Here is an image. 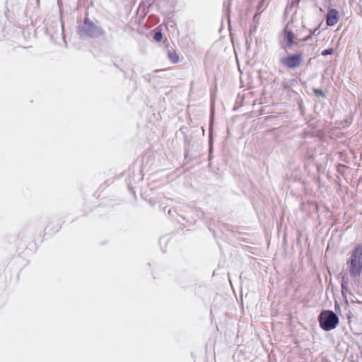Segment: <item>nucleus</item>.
Listing matches in <instances>:
<instances>
[{"label":"nucleus","instance_id":"obj_3","mask_svg":"<svg viewBox=\"0 0 362 362\" xmlns=\"http://www.w3.org/2000/svg\"><path fill=\"white\" fill-rule=\"evenodd\" d=\"M318 322L320 328L324 331H331L339 325V317L332 310H322L318 316Z\"/></svg>","mask_w":362,"mask_h":362},{"label":"nucleus","instance_id":"obj_9","mask_svg":"<svg viewBox=\"0 0 362 362\" xmlns=\"http://www.w3.org/2000/svg\"><path fill=\"white\" fill-rule=\"evenodd\" d=\"M341 285L348 286L349 284V276L346 274H341Z\"/></svg>","mask_w":362,"mask_h":362},{"label":"nucleus","instance_id":"obj_18","mask_svg":"<svg viewBox=\"0 0 362 362\" xmlns=\"http://www.w3.org/2000/svg\"><path fill=\"white\" fill-rule=\"evenodd\" d=\"M312 37V35L311 34H310L309 35L306 36L304 39H303V41L306 42V41H308L309 40H310Z\"/></svg>","mask_w":362,"mask_h":362},{"label":"nucleus","instance_id":"obj_21","mask_svg":"<svg viewBox=\"0 0 362 362\" xmlns=\"http://www.w3.org/2000/svg\"><path fill=\"white\" fill-rule=\"evenodd\" d=\"M129 189L132 194H135V192L134 191L133 187H129Z\"/></svg>","mask_w":362,"mask_h":362},{"label":"nucleus","instance_id":"obj_15","mask_svg":"<svg viewBox=\"0 0 362 362\" xmlns=\"http://www.w3.org/2000/svg\"><path fill=\"white\" fill-rule=\"evenodd\" d=\"M257 28V25L255 24L253 26H252L250 29V35L254 34L256 33Z\"/></svg>","mask_w":362,"mask_h":362},{"label":"nucleus","instance_id":"obj_4","mask_svg":"<svg viewBox=\"0 0 362 362\" xmlns=\"http://www.w3.org/2000/svg\"><path fill=\"white\" fill-rule=\"evenodd\" d=\"M303 54L301 52H296L294 54H288L281 59V63L285 67L294 69L298 68L302 63Z\"/></svg>","mask_w":362,"mask_h":362},{"label":"nucleus","instance_id":"obj_19","mask_svg":"<svg viewBox=\"0 0 362 362\" xmlns=\"http://www.w3.org/2000/svg\"><path fill=\"white\" fill-rule=\"evenodd\" d=\"M317 28H315L313 30H310V34H311V35H315V33L317 32Z\"/></svg>","mask_w":362,"mask_h":362},{"label":"nucleus","instance_id":"obj_1","mask_svg":"<svg viewBox=\"0 0 362 362\" xmlns=\"http://www.w3.org/2000/svg\"><path fill=\"white\" fill-rule=\"evenodd\" d=\"M77 33L81 38H98L105 34L99 22H93L88 17L78 21Z\"/></svg>","mask_w":362,"mask_h":362},{"label":"nucleus","instance_id":"obj_20","mask_svg":"<svg viewBox=\"0 0 362 362\" xmlns=\"http://www.w3.org/2000/svg\"><path fill=\"white\" fill-rule=\"evenodd\" d=\"M62 35H64V23L61 21Z\"/></svg>","mask_w":362,"mask_h":362},{"label":"nucleus","instance_id":"obj_8","mask_svg":"<svg viewBox=\"0 0 362 362\" xmlns=\"http://www.w3.org/2000/svg\"><path fill=\"white\" fill-rule=\"evenodd\" d=\"M153 38L156 41V42H160L163 39V33L160 30H154V34L153 35Z\"/></svg>","mask_w":362,"mask_h":362},{"label":"nucleus","instance_id":"obj_24","mask_svg":"<svg viewBox=\"0 0 362 362\" xmlns=\"http://www.w3.org/2000/svg\"><path fill=\"white\" fill-rule=\"evenodd\" d=\"M124 77L127 78V73L125 71H124Z\"/></svg>","mask_w":362,"mask_h":362},{"label":"nucleus","instance_id":"obj_11","mask_svg":"<svg viewBox=\"0 0 362 362\" xmlns=\"http://www.w3.org/2000/svg\"><path fill=\"white\" fill-rule=\"evenodd\" d=\"M212 152H213V141H212L211 133H210V137H209V160L211 159Z\"/></svg>","mask_w":362,"mask_h":362},{"label":"nucleus","instance_id":"obj_25","mask_svg":"<svg viewBox=\"0 0 362 362\" xmlns=\"http://www.w3.org/2000/svg\"><path fill=\"white\" fill-rule=\"evenodd\" d=\"M361 357H362V351L361 352Z\"/></svg>","mask_w":362,"mask_h":362},{"label":"nucleus","instance_id":"obj_22","mask_svg":"<svg viewBox=\"0 0 362 362\" xmlns=\"http://www.w3.org/2000/svg\"><path fill=\"white\" fill-rule=\"evenodd\" d=\"M248 43H249L248 37H246V44L248 45Z\"/></svg>","mask_w":362,"mask_h":362},{"label":"nucleus","instance_id":"obj_23","mask_svg":"<svg viewBox=\"0 0 362 362\" xmlns=\"http://www.w3.org/2000/svg\"><path fill=\"white\" fill-rule=\"evenodd\" d=\"M187 151L185 150V157H187Z\"/></svg>","mask_w":362,"mask_h":362},{"label":"nucleus","instance_id":"obj_13","mask_svg":"<svg viewBox=\"0 0 362 362\" xmlns=\"http://www.w3.org/2000/svg\"><path fill=\"white\" fill-rule=\"evenodd\" d=\"M333 52H334L333 48H328V49H324L321 54L322 56H327L329 54H333Z\"/></svg>","mask_w":362,"mask_h":362},{"label":"nucleus","instance_id":"obj_7","mask_svg":"<svg viewBox=\"0 0 362 362\" xmlns=\"http://www.w3.org/2000/svg\"><path fill=\"white\" fill-rule=\"evenodd\" d=\"M168 57L173 64H177L179 61V57L174 49L168 50Z\"/></svg>","mask_w":362,"mask_h":362},{"label":"nucleus","instance_id":"obj_17","mask_svg":"<svg viewBox=\"0 0 362 362\" xmlns=\"http://www.w3.org/2000/svg\"><path fill=\"white\" fill-rule=\"evenodd\" d=\"M346 166L343 164H339L337 166V171L341 172V170H342V169L344 168Z\"/></svg>","mask_w":362,"mask_h":362},{"label":"nucleus","instance_id":"obj_16","mask_svg":"<svg viewBox=\"0 0 362 362\" xmlns=\"http://www.w3.org/2000/svg\"><path fill=\"white\" fill-rule=\"evenodd\" d=\"M259 20V13H255L253 16V21L257 25L258 23V21Z\"/></svg>","mask_w":362,"mask_h":362},{"label":"nucleus","instance_id":"obj_2","mask_svg":"<svg viewBox=\"0 0 362 362\" xmlns=\"http://www.w3.org/2000/svg\"><path fill=\"white\" fill-rule=\"evenodd\" d=\"M349 274L351 277L359 276L362 272V245L356 244L351 252Z\"/></svg>","mask_w":362,"mask_h":362},{"label":"nucleus","instance_id":"obj_12","mask_svg":"<svg viewBox=\"0 0 362 362\" xmlns=\"http://www.w3.org/2000/svg\"><path fill=\"white\" fill-rule=\"evenodd\" d=\"M223 8L226 12L229 15L230 9V0H228V3H223Z\"/></svg>","mask_w":362,"mask_h":362},{"label":"nucleus","instance_id":"obj_5","mask_svg":"<svg viewBox=\"0 0 362 362\" xmlns=\"http://www.w3.org/2000/svg\"><path fill=\"white\" fill-rule=\"evenodd\" d=\"M295 37L293 32L286 26L282 32V40L280 41L281 48L288 52V49L297 44L295 42Z\"/></svg>","mask_w":362,"mask_h":362},{"label":"nucleus","instance_id":"obj_6","mask_svg":"<svg viewBox=\"0 0 362 362\" xmlns=\"http://www.w3.org/2000/svg\"><path fill=\"white\" fill-rule=\"evenodd\" d=\"M339 19V14L337 9L330 8L326 15V24L328 26H333L337 23Z\"/></svg>","mask_w":362,"mask_h":362},{"label":"nucleus","instance_id":"obj_14","mask_svg":"<svg viewBox=\"0 0 362 362\" xmlns=\"http://www.w3.org/2000/svg\"><path fill=\"white\" fill-rule=\"evenodd\" d=\"M341 294L344 297H346V292L348 291V286L341 285Z\"/></svg>","mask_w":362,"mask_h":362},{"label":"nucleus","instance_id":"obj_10","mask_svg":"<svg viewBox=\"0 0 362 362\" xmlns=\"http://www.w3.org/2000/svg\"><path fill=\"white\" fill-rule=\"evenodd\" d=\"M313 93H315V95H320L323 98H326L325 92L320 88H314Z\"/></svg>","mask_w":362,"mask_h":362}]
</instances>
